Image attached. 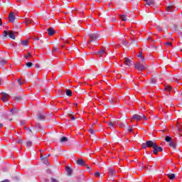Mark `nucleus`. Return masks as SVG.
Masks as SVG:
<instances>
[{
    "instance_id": "obj_38",
    "label": "nucleus",
    "mask_w": 182,
    "mask_h": 182,
    "mask_svg": "<svg viewBox=\"0 0 182 182\" xmlns=\"http://www.w3.org/2000/svg\"><path fill=\"white\" fill-rule=\"evenodd\" d=\"M151 83H156L157 82V80H156L155 78H151Z\"/></svg>"
},
{
    "instance_id": "obj_12",
    "label": "nucleus",
    "mask_w": 182,
    "mask_h": 182,
    "mask_svg": "<svg viewBox=\"0 0 182 182\" xmlns=\"http://www.w3.org/2000/svg\"><path fill=\"white\" fill-rule=\"evenodd\" d=\"M47 31L50 36H53V35L55 33V29H53V28H50Z\"/></svg>"
},
{
    "instance_id": "obj_33",
    "label": "nucleus",
    "mask_w": 182,
    "mask_h": 182,
    "mask_svg": "<svg viewBox=\"0 0 182 182\" xmlns=\"http://www.w3.org/2000/svg\"><path fill=\"white\" fill-rule=\"evenodd\" d=\"M33 65V64L32 63H31V62L26 63V66H27L28 68H32Z\"/></svg>"
},
{
    "instance_id": "obj_62",
    "label": "nucleus",
    "mask_w": 182,
    "mask_h": 182,
    "mask_svg": "<svg viewBox=\"0 0 182 182\" xmlns=\"http://www.w3.org/2000/svg\"><path fill=\"white\" fill-rule=\"evenodd\" d=\"M146 3L149 1V0H144Z\"/></svg>"
},
{
    "instance_id": "obj_16",
    "label": "nucleus",
    "mask_w": 182,
    "mask_h": 182,
    "mask_svg": "<svg viewBox=\"0 0 182 182\" xmlns=\"http://www.w3.org/2000/svg\"><path fill=\"white\" fill-rule=\"evenodd\" d=\"M26 25L28 26V25H34L33 21L31 19H26Z\"/></svg>"
},
{
    "instance_id": "obj_42",
    "label": "nucleus",
    "mask_w": 182,
    "mask_h": 182,
    "mask_svg": "<svg viewBox=\"0 0 182 182\" xmlns=\"http://www.w3.org/2000/svg\"><path fill=\"white\" fill-rule=\"evenodd\" d=\"M41 160H45L46 161V163H48V159L47 158H43V156L42 155H41Z\"/></svg>"
},
{
    "instance_id": "obj_28",
    "label": "nucleus",
    "mask_w": 182,
    "mask_h": 182,
    "mask_svg": "<svg viewBox=\"0 0 182 182\" xmlns=\"http://www.w3.org/2000/svg\"><path fill=\"white\" fill-rule=\"evenodd\" d=\"M60 141H61V143H65V142L68 141V138H66V136H63L60 139Z\"/></svg>"
},
{
    "instance_id": "obj_10",
    "label": "nucleus",
    "mask_w": 182,
    "mask_h": 182,
    "mask_svg": "<svg viewBox=\"0 0 182 182\" xmlns=\"http://www.w3.org/2000/svg\"><path fill=\"white\" fill-rule=\"evenodd\" d=\"M147 146L149 148H155L157 144L156 142H154L153 141H146Z\"/></svg>"
},
{
    "instance_id": "obj_3",
    "label": "nucleus",
    "mask_w": 182,
    "mask_h": 182,
    "mask_svg": "<svg viewBox=\"0 0 182 182\" xmlns=\"http://www.w3.org/2000/svg\"><path fill=\"white\" fill-rule=\"evenodd\" d=\"M3 36L4 37H6L9 36V38H11V39H15V33H14V31H4L3 32Z\"/></svg>"
},
{
    "instance_id": "obj_54",
    "label": "nucleus",
    "mask_w": 182,
    "mask_h": 182,
    "mask_svg": "<svg viewBox=\"0 0 182 182\" xmlns=\"http://www.w3.org/2000/svg\"><path fill=\"white\" fill-rule=\"evenodd\" d=\"M35 68H40V65H39V64H36V65H35Z\"/></svg>"
},
{
    "instance_id": "obj_27",
    "label": "nucleus",
    "mask_w": 182,
    "mask_h": 182,
    "mask_svg": "<svg viewBox=\"0 0 182 182\" xmlns=\"http://www.w3.org/2000/svg\"><path fill=\"white\" fill-rule=\"evenodd\" d=\"M14 100H16V102H19V100H22V97L21 96H16L14 97Z\"/></svg>"
},
{
    "instance_id": "obj_19",
    "label": "nucleus",
    "mask_w": 182,
    "mask_h": 182,
    "mask_svg": "<svg viewBox=\"0 0 182 182\" xmlns=\"http://www.w3.org/2000/svg\"><path fill=\"white\" fill-rule=\"evenodd\" d=\"M168 178L169 180H174L176 178V175L174 173L168 174Z\"/></svg>"
},
{
    "instance_id": "obj_7",
    "label": "nucleus",
    "mask_w": 182,
    "mask_h": 182,
    "mask_svg": "<svg viewBox=\"0 0 182 182\" xmlns=\"http://www.w3.org/2000/svg\"><path fill=\"white\" fill-rule=\"evenodd\" d=\"M16 18V17H15V14H14V12H11L9 14V22H10V23L15 22Z\"/></svg>"
},
{
    "instance_id": "obj_31",
    "label": "nucleus",
    "mask_w": 182,
    "mask_h": 182,
    "mask_svg": "<svg viewBox=\"0 0 182 182\" xmlns=\"http://www.w3.org/2000/svg\"><path fill=\"white\" fill-rule=\"evenodd\" d=\"M10 112L12 113V114H15V113H16V109L14 107L13 109H10Z\"/></svg>"
},
{
    "instance_id": "obj_45",
    "label": "nucleus",
    "mask_w": 182,
    "mask_h": 182,
    "mask_svg": "<svg viewBox=\"0 0 182 182\" xmlns=\"http://www.w3.org/2000/svg\"><path fill=\"white\" fill-rule=\"evenodd\" d=\"M113 123H114V126H115L116 127V126L119 124V121H114L113 122Z\"/></svg>"
},
{
    "instance_id": "obj_55",
    "label": "nucleus",
    "mask_w": 182,
    "mask_h": 182,
    "mask_svg": "<svg viewBox=\"0 0 182 182\" xmlns=\"http://www.w3.org/2000/svg\"><path fill=\"white\" fill-rule=\"evenodd\" d=\"M47 173H48L49 174H50V173H52V171H50V169H47Z\"/></svg>"
},
{
    "instance_id": "obj_50",
    "label": "nucleus",
    "mask_w": 182,
    "mask_h": 182,
    "mask_svg": "<svg viewBox=\"0 0 182 182\" xmlns=\"http://www.w3.org/2000/svg\"><path fill=\"white\" fill-rule=\"evenodd\" d=\"M119 127L120 129H123L124 127V124H123V123L120 124Z\"/></svg>"
},
{
    "instance_id": "obj_44",
    "label": "nucleus",
    "mask_w": 182,
    "mask_h": 182,
    "mask_svg": "<svg viewBox=\"0 0 182 182\" xmlns=\"http://www.w3.org/2000/svg\"><path fill=\"white\" fill-rule=\"evenodd\" d=\"M16 143H18V144H21V143H22V139H18L16 141Z\"/></svg>"
},
{
    "instance_id": "obj_15",
    "label": "nucleus",
    "mask_w": 182,
    "mask_h": 182,
    "mask_svg": "<svg viewBox=\"0 0 182 182\" xmlns=\"http://www.w3.org/2000/svg\"><path fill=\"white\" fill-rule=\"evenodd\" d=\"M65 171H66L68 176H72L73 171H72V168H70V167H66Z\"/></svg>"
},
{
    "instance_id": "obj_8",
    "label": "nucleus",
    "mask_w": 182,
    "mask_h": 182,
    "mask_svg": "<svg viewBox=\"0 0 182 182\" xmlns=\"http://www.w3.org/2000/svg\"><path fill=\"white\" fill-rule=\"evenodd\" d=\"M159 151H163V148L158 146L156 144V146L154 148L153 153L154 154H159Z\"/></svg>"
},
{
    "instance_id": "obj_21",
    "label": "nucleus",
    "mask_w": 182,
    "mask_h": 182,
    "mask_svg": "<svg viewBox=\"0 0 182 182\" xmlns=\"http://www.w3.org/2000/svg\"><path fill=\"white\" fill-rule=\"evenodd\" d=\"M25 59L28 60L29 58H32V53L28 51V54L24 55Z\"/></svg>"
},
{
    "instance_id": "obj_40",
    "label": "nucleus",
    "mask_w": 182,
    "mask_h": 182,
    "mask_svg": "<svg viewBox=\"0 0 182 182\" xmlns=\"http://www.w3.org/2000/svg\"><path fill=\"white\" fill-rule=\"evenodd\" d=\"M58 50H59V48L58 47H55L53 50V52L55 53V52H58Z\"/></svg>"
},
{
    "instance_id": "obj_43",
    "label": "nucleus",
    "mask_w": 182,
    "mask_h": 182,
    "mask_svg": "<svg viewBox=\"0 0 182 182\" xmlns=\"http://www.w3.org/2000/svg\"><path fill=\"white\" fill-rule=\"evenodd\" d=\"M138 58H141V59L143 60H144V58L143 57V55H141V53H140L139 55H138Z\"/></svg>"
},
{
    "instance_id": "obj_14",
    "label": "nucleus",
    "mask_w": 182,
    "mask_h": 182,
    "mask_svg": "<svg viewBox=\"0 0 182 182\" xmlns=\"http://www.w3.org/2000/svg\"><path fill=\"white\" fill-rule=\"evenodd\" d=\"M77 164H79V166H86V162L82 159H78L77 161Z\"/></svg>"
},
{
    "instance_id": "obj_59",
    "label": "nucleus",
    "mask_w": 182,
    "mask_h": 182,
    "mask_svg": "<svg viewBox=\"0 0 182 182\" xmlns=\"http://www.w3.org/2000/svg\"><path fill=\"white\" fill-rule=\"evenodd\" d=\"M85 166H87V170H89V168H90V167H89V166H87V164H86V165H85Z\"/></svg>"
},
{
    "instance_id": "obj_9",
    "label": "nucleus",
    "mask_w": 182,
    "mask_h": 182,
    "mask_svg": "<svg viewBox=\"0 0 182 182\" xmlns=\"http://www.w3.org/2000/svg\"><path fill=\"white\" fill-rule=\"evenodd\" d=\"M2 95V100L3 102H9V95L6 94V92H1Z\"/></svg>"
},
{
    "instance_id": "obj_51",
    "label": "nucleus",
    "mask_w": 182,
    "mask_h": 182,
    "mask_svg": "<svg viewBox=\"0 0 182 182\" xmlns=\"http://www.w3.org/2000/svg\"><path fill=\"white\" fill-rule=\"evenodd\" d=\"M142 119H144L145 120H147V117H146L145 115H142Z\"/></svg>"
},
{
    "instance_id": "obj_35",
    "label": "nucleus",
    "mask_w": 182,
    "mask_h": 182,
    "mask_svg": "<svg viewBox=\"0 0 182 182\" xmlns=\"http://www.w3.org/2000/svg\"><path fill=\"white\" fill-rule=\"evenodd\" d=\"M26 144H27V147H31L32 146V141H27Z\"/></svg>"
},
{
    "instance_id": "obj_25",
    "label": "nucleus",
    "mask_w": 182,
    "mask_h": 182,
    "mask_svg": "<svg viewBox=\"0 0 182 182\" xmlns=\"http://www.w3.org/2000/svg\"><path fill=\"white\" fill-rule=\"evenodd\" d=\"M28 42L29 41L28 40H23L21 41V45H23V46H26Z\"/></svg>"
},
{
    "instance_id": "obj_63",
    "label": "nucleus",
    "mask_w": 182,
    "mask_h": 182,
    "mask_svg": "<svg viewBox=\"0 0 182 182\" xmlns=\"http://www.w3.org/2000/svg\"><path fill=\"white\" fill-rule=\"evenodd\" d=\"M65 43H69V41H65Z\"/></svg>"
},
{
    "instance_id": "obj_20",
    "label": "nucleus",
    "mask_w": 182,
    "mask_h": 182,
    "mask_svg": "<svg viewBox=\"0 0 182 182\" xmlns=\"http://www.w3.org/2000/svg\"><path fill=\"white\" fill-rule=\"evenodd\" d=\"M172 89H173V87H171V86H170V85H166V87H165V90L166 91V92H171V90H172Z\"/></svg>"
},
{
    "instance_id": "obj_24",
    "label": "nucleus",
    "mask_w": 182,
    "mask_h": 182,
    "mask_svg": "<svg viewBox=\"0 0 182 182\" xmlns=\"http://www.w3.org/2000/svg\"><path fill=\"white\" fill-rule=\"evenodd\" d=\"M66 95L69 96L70 97V96H72V90H66L65 91Z\"/></svg>"
},
{
    "instance_id": "obj_46",
    "label": "nucleus",
    "mask_w": 182,
    "mask_h": 182,
    "mask_svg": "<svg viewBox=\"0 0 182 182\" xmlns=\"http://www.w3.org/2000/svg\"><path fill=\"white\" fill-rule=\"evenodd\" d=\"M128 132H129V133H132V132H133V129L132 128V127H129Z\"/></svg>"
},
{
    "instance_id": "obj_11",
    "label": "nucleus",
    "mask_w": 182,
    "mask_h": 182,
    "mask_svg": "<svg viewBox=\"0 0 182 182\" xmlns=\"http://www.w3.org/2000/svg\"><path fill=\"white\" fill-rule=\"evenodd\" d=\"M131 119L136 120V122H140V120H141V119H143V117L141 115H139V114H134Z\"/></svg>"
},
{
    "instance_id": "obj_1",
    "label": "nucleus",
    "mask_w": 182,
    "mask_h": 182,
    "mask_svg": "<svg viewBox=\"0 0 182 182\" xmlns=\"http://www.w3.org/2000/svg\"><path fill=\"white\" fill-rule=\"evenodd\" d=\"M165 141H166L167 143H169V146L170 147H172V149H176V140L173 139V138H171L169 136H166L165 137Z\"/></svg>"
},
{
    "instance_id": "obj_13",
    "label": "nucleus",
    "mask_w": 182,
    "mask_h": 182,
    "mask_svg": "<svg viewBox=\"0 0 182 182\" xmlns=\"http://www.w3.org/2000/svg\"><path fill=\"white\" fill-rule=\"evenodd\" d=\"M124 63L127 66H132V60H130V59H129V58H124Z\"/></svg>"
},
{
    "instance_id": "obj_49",
    "label": "nucleus",
    "mask_w": 182,
    "mask_h": 182,
    "mask_svg": "<svg viewBox=\"0 0 182 182\" xmlns=\"http://www.w3.org/2000/svg\"><path fill=\"white\" fill-rule=\"evenodd\" d=\"M51 182H59V181H58V180H56L53 178H51Z\"/></svg>"
},
{
    "instance_id": "obj_6",
    "label": "nucleus",
    "mask_w": 182,
    "mask_h": 182,
    "mask_svg": "<svg viewBox=\"0 0 182 182\" xmlns=\"http://www.w3.org/2000/svg\"><path fill=\"white\" fill-rule=\"evenodd\" d=\"M116 175V170L113 167H110L108 168V176L110 177H113V176Z\"/></svg>"
},
{
    "instance_id": "obj_57",
    "label": "nucleus",
    "mask_w": 182,
    "mask_h": 182,
    "mask_svg": "<svg viewBox=\"0 0 182 182\" xmlns=\"http://www.w3.org/2000/svg\"><path fill=\"white\" fill-rule=\"evenodd\" d=\"M178 130H179V132H182V127H179Z\"/></svg>"
},
{
    "instance_id": "obj_37",
    "label": "nucleus",
    "mask_w": 182,
    "mask_h": 182,
    "mask_svg": "<svg viewBox=\"0 0 182 182\" xmlns=\"http://www.w3.org/2000/svg\"><path fill=\"white\" fill-rule=\"evenodd\" d=\"M25 130L29 132L30 133H32V129H31L29 127H25Z\"/></svg>"
},
{
    "instance_id": "obj_39",
    "label": "nucleus",
    "mask_w": 182,
    "mask_h": 182,
    "mask_svg": "<svg viewBox=\"0 0 182 182\" xmlns=\"http://www.w3.org/2000/svg\"><path fill=\"white\" fill-rule=\"evenodd\" d=\"M156 29H157V31H159V32H161V31H163V28H161V27H160V26H157Z\"/></svg>"
},
{
    "instance_id": "obj_30",
    "label": "nucleus",
    "mask_w": 182,
    "mask_h": 182,
    "mask_svg": "<svg viewBox=\"0 0 182 182\" xmlns=\"http://www.w3.org/2000/svg\"><path fill=\"white\" fill-rule=\"evenodd\" d=\"M68 117H70V119L71 120H75V115H73V114H68Z\"/></svg>"
},
{
    "instance_id": "obj_36",
    "label": "nucleus",
    "mask_w": 182,
    "mask_h": 182,
    "mask_svg": "<svg viewBox=\"0 0 182 182\" xmlns=\"http://www.w3.org/2000/svg\"><path fill=\"white\" fill-rule=\"evenodd\" d=\"M142 149H147L148 146H147V141L146 142V144H142Z\"/></svg>"
},
{
    "instance_id": "obj_53",
    "label": "nucleus",
    "mask_w": 182,
    "mask_h": 182,
    "mask_svg": "<svg viewBox=\"0 0 182 182\" xmlns=\"http://www.w3.org/2000/svg\"><path fill=\"white\" fill-rule=\"evenodd\" d=\"M34 41H39V38H36V37H34L33 38Z\"/></svg>"
},
{
    "instance_id": "obj_61",
    "label": "nucleus",
    "mask_w": 182,
    "mask_h": 182,
    "mask_svg": "<svg viewBox=\"0 0 182 182\" xmlns=\"http://www.w3.org/2000/svg\"><path fill=\"white\" fill-rule=\"evenodd\" d=\"M74 105H75V106H77V103H75Z\"/></svg>"
},
{
    "instance_id": "obj_17",
    "label": "nucleus",
    "mask_w": 182,
    "mask_h": 182,
    "mask_svg": "<svg viewBox=\"0 0 182 182\" xmlns=\"http://www.w3.org/2000/svg\"><path fill=\"white\" fill-rule=\"evenodd\" d=\"M166 9L167 12H173V10L174 9V6H168Z\"/></svg>"
},
{
    "instance_id": "obj_48",
    "label": "nucleus",
    "mask_w": 182,
    "mask_h": 182,
    "mask_svg": "<svg viewBox=\"0 0 182 182\" xmlns=\"http://www.w3.org/2000/svg\"><path fill=\"white\" fill-rule=\"evenodd\" d=\"M36 127H37V129H41V124L37 123V124H36Z\"/></svg>"
},
{
    "instance_id": "obj_64",
    "label": "nucleus",
    "mask_w": 182,
    "mask_h": 182,
    "mask_svg": "<svg viewBox=\"0 0 182 182\" xmlns=\"http://www.w3.org/2000/svg\"><path fill=\"white\" fill-rule=\"evenodd\" d=\"M1 85H2V84L1 83V80H0V86H1Z\"/></svg>"
},
{
    "instance_id": "obj_22",
    "label": "nucleus",
    "mask_w": 182,
    "mask_h": 182,
    "mask_svg": "<svg viewBox=\"0 0 182 182\" xmlns=\"http://www.w3.org/2000/svg\"><path fill=\"white\" fill-rule=\"evenodd\" d=\"M119 18L121 20H122L123 21H127V17L126 16V15L123 14V15H120Z\"/></svg>"
},
{
    "instance_id": "obj_2",
    "label": "nucleus",
    "mask_w": 182,
    "mask_h": 182,
    "mask_svg": "<svg viewBox=\"0 0 182 182\" xmlns=\"http://www.w3.org/2000/svg\"><path fill=\"white\" fill-rule=\"evenodd\" d=\"M95 55H97V56H99V58H105V56H107L106 48H101L98 52L95 53Z\"/></svg>"
},
{
    "instance_id": "obj_26",
    "label": "nucleus",
    "mask_w": 182,
    "mask_h": 182,
    "mask_svg": "<svg viewBox=\"0 0 182 182\" xmlns=\"http://www.w3.org/2000/svg\"><path fill=\"white\" fill-rule=\"evenodd\" d=\"M146 4H148L149 6L154 5V0H149V1H146Z\"/></svg>"
},
{
    "instance_id": "obj_56",
    "label": "nucleus",
    "mask_w": 182,
    "mask_h": 182,
    "mask_svg": "<svg viewBox=\"0 0 182 182\" xmlns=\"http://www.w3.org/2000/svg\"><path fill=\"white\" fill-rule=\"evenodd\" d=\"M0 26H2V19L0 18Z\"/></svg>"
},
{
    "instance_id": "obj_5",
    "label": "nucleus",
    "mask_w": 182,
    "mask_h": 182,
    "mask_svg": "<svg viewBox=\"0 0 182 182\" xmlns=\"http://www.w3.org/2000/svg\"><path fill=\"white\" fill-rule=\"evenodd\" d=\"M99 38V35L98 34H90V40L88 41L87 43H90V42H93L95 41H97V38Z\"/></svg>"
},
{
    "instance_id": "obj_29",
    "label": "nucleus",
    "mask_w": 182,
    "mask_h": 182,
    "mask_svg": "<svg viewBox=\"0 0 182 182\" xmlns=\"http://www.w3.org/2000/svg\"><path fill=\"white\" fill-rule=\"evenodd\" d=\"M91 129H90L88 130L89 133H90V134H95V131L93 130V124L91 126Z\"/></svg>"
},
{
    "instance_id": "obj_23",
    "label": "nucleus",
    "mask_w": 182,
    "mask_h": 182,
    "mask_svg": "<svg viewBox=\"0 0 182 182\" xmlns=\"http://www.w3.org/2000/svg\"><path fill=\"white\" fill-rule=\"evenodd\" d=\"M107 124H108V126H109V127H113V128L116 127L114 126V124L113 122L109 121V122H107Z\"/></svg>"
},
{
    "instance_id": "obj_47",
    "label": "nucleus",
    "mask_w": 182,
    "mask_h": 182,
    "mask_svg": "<svg viewBox=\"0 0 182 182\" xmlns=\"http://www.w3.org/2000/svg\"><path fill=\"white\" fill-rule=\"evenodd\" d=\"M165 45H166V46H171V42H166V43H165Z\"/></svg>"
},
{
    "instance_id": "obj_41",
    "label": "nucleus",
    "mask_w": 182,
    "mask_h": 182,
    "mask_svg": "<svg viewBox=\"0 0 182 182\" xmlns=\"http://www.w3.org/2000/svg\"><path fill=\"white\" fill-rule=\"evenodd\" d=\"M95 177H100V173H99V172L95 173Z\"/></svg>"
},
{
    "instance_id": "obj_52",
    "label": "nucleus",
    "mask_w": 182,
    "mask_h": 182,
    "mask_svg": "<svg viewBox=\"0 0 182 182\" xmlns=\"http://www.w3.org/2000/svg\"><path fill=\"white\" fill-rule=\"evenodd\" d=\"M123 42H124V45H127V41H126V40H123Z\"/></svg>"
},
{
    "instance_id": "obj_58",
    "label": "nucleus",
    "mask_w": 182,
    "mask_h": 182,
    "mask_svg": "<svg viewBox=\"0 0 182 182\" xmlns=\"http://www.w3.org/2000/svg\"><path fill=\"white\" fill-rule=\"evenodd\" d=\"M0 127H4V124L2 123H0Z\"/></svg>"
},
{
    "instance_id": "obj_18",
    "label": "nucleus",
    "mask_w": 182,
    "mask_h": 182,
    "mask_svg": "<svg viewBox=\"0 0 182 182\" xmlns=\"http://www.w3.org/2000/svg\"><path fill=\"white\" fill-rule=\"evenodd\" d=\"M37 116H38V119L39 120H45V115H43V114H42V113H38V114H37Z\"/></svg>"
},
{
    "instance_id": "obj_34",
    "label": "nucleus",
    "mask_w": 182,
    "mask_h": 182,
    "mask_svg": "<svg viewBox=\"0 0 182 182\" xmlns=\"http://www.w3.org/2000/svg\"><path fill=\"white\" fill-rule=\"evenodd\" d=\"M18 85H20V86H21V85H23V81H22V80L21 78H19L18 80H17Z\"/></svg>"
},
{
    "instance_id": "obj_32",
    "label": "nucleus",
    "mask_w": 182,
    "mask_h": 182,
    "mask_svg": "<svg viewBox=\"0 0 182 182\" xmlns=\"http://www.w3.org/2000/svg\"><path fill=\"white\" fill-rule=\"evenodd\" d=\"M6 63H7L6 60H0V64H1L2 65H6Z\"/></svg>"
},
{
    "instance_id": "obj_60",
    "label": "nucleus",
    "mask_w": 182,
    "mask_h": 182,
    "mask_svg": "<svg viewBox=\"0 0 182 182\" xmlns=\"http://www.w3.org/2000/svg\"><path fill=\"white\" fill-rule=\"evenodd\" d=\"M21 124H25V121H21Z\"/></svg>"
},
{
    "instance_id": "obj_4",
    "label": "nucleus",
    "mask_w": 182,
    "mask_h": 182,
    "mask_svg": "<svg viewBox=\"0 0 182 182\" xmlns=\"http://www.w3.org/2000/svg\"><path fill=\"white\" fill-rule=\"evenodd\" d=\"M135 69L141 72L142 70H144V69H146V65H144V64L138 63L135 64Z\"/></svg>"
}]
</instances>
